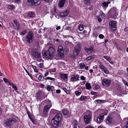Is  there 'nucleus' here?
I'll return each instance as SVG.
<instances>
[{
    "label": "nucleus",
    "mask_w": 128,
    "mask_h": 128,
    "mask_svg": "<svg viewBox=\"0 0 128 128\" xmlns=\"http://www.w3.org/2000/svg\"><path fill=\"white\" fill-rule=\"evenodd\" d=\"M57 111L54 109H52L50 112V113L52 114L56 113L57 112Z\"/></svg>",
    "instance_id": "35"
},
{
    "label": "nucleus",
    "mask_w": 128,
    "mask_h": 128,
    "mask_svg": "<svg viewBox=\"0 0 128 128\" xmlns=\"http://www.w3.org/2000/svg\"><path fill=\"white\" fill-rule=\"evenodd\" d=\"M68 14V12L66 10L65 12H62L61 13L60 15L62 17H65Z\"/></svg>",
    "instance_id": "22"
},
{
    "label": "nucleus",
    "mask_w": 128,
    "mask_h": 128,
    "mask_svg": "<svg viewBox=\"0 0 128 128\" xmlns=\"http://www.w3.org/2000/svg\"><path fill=\"white\" fill-rule=\"evenodd\" d=\"M43 66V63H41L38 65V66L40 68H42Z\"/></svg>",
    "instance_id": "48"
},
{
    "label": "nucleus",
    "mask_w": 128,
    "mask_h": 128,
    "mask_svg": "<svg viewBox=\"0 0 128 128\" xmlns=\"http://www.w3.org/2000/svg\"><path fill=\"white\" fill-rule=\"evenodd\" d=\"M100 86L98 84H96L95 86V88L96 89H98L100 88Z\"/></svg>",
    "instance_id": "46"
},
{
    "label": "nucleus",
    "mask_w": 128,
    "mask_h": 128,
    "mask_svg": "<svg viewBox=\"0 0 128 128\" xmlns=\"http://www.w3.org/2000/svg\"><path fill=\"white\" fill-rule=\"evenodd\" d=\"M84 128H94L92 127V126H86Z\"/></svg>",
    "instance_id": "58"
},
{
    "label": "nucleus",
    "mask_w": 128,
    "mask_h": 128,
    "mask_svg": "<svg viewBox=\"0 0 128 128\" xmlns=\"http://www.w3.org/2000/svg\"><path fill=\"white\" fill-rule=\"evenodd\" d=\"M31 54L33 58H38L41 57L40 52H38L36 50H32L31 52Z\"/></svg>",
    "instance_id": "6"
},
{
    "label": "nucleus",
    "mask_w": 128,
    "mask_h": 128,
    "mask_svg": "<svg viewBox=\"0 0 128 128\" xmlns=\"http://www.w3.org/2000/svg\"><path fill=\"white\" fill-rule=\"evenodd\" d=\"M91 94L92 95H94L95 94H97V92H94L92 91L90 92Z\"/></svg>",
    "instance_id": "50"
},
{
    "label": "nucleus",
    "mask_w": 128,
    "mask_h": 128,
    "mask_svg": "<svg viewBox=\"0 0 128 128\" xmlns=\"http://www.w3.org/2000/svg\"><path fill=\"white\" fill-rule=\"evenodd\" d=\"M62 89L67 94H70V91L69 90H68L66 88H64Z\"/></svg>",
    "instance_id": "31"
},
{
    "label": "nucleus",
    "mask_w": 128,
    "mask_h": 128,
    "mask_svg": "<svg viewBox=\"0 0 128 128\" xmlns=\"http://www.w3.org/2000/svg\"><path fill=\"white\" fill-rule=\"evenodd\" d=\"M73 124L74 128H77V122L76 120H75L73 121Z\"/></svg>",
    "instance_id": "28"
},
{
    "label": "nucleus",
    "mask_w": 128,
    "mask_h": 128,
    "mask_svg": "<svg viewBox=\"0 0 128 128\" xmlns=\"http://www.w3.org/2000/svg\"><path fill=\"white\" fill-rule=\"evenodd\" d=\"M107 114L106 112H104L101 114L99 116L97 119V122L99 123H100L104 119V115Z\"/></svg>",
    "instance_id": "10"
},
{
    "label": "nucleus",
    "mask_w": 128,
    "mask_h": 128,
    "mask_svg": "<svg viewBox=\"0 0 128 128\" xmlns=\"http://www.w3.org/2000/svg\"><path fill=\"white\" fill-rule=\"evenodd\" d=\"M85 4L89 5L90 2V0H84Z\"/></svg>",
    "instance_id": "36"
},
{
    "label": "nucleus",
    "mask_w": 128,
    "mask_h": 128,
    "mask_svg": "<svg viewBox=\"0 0 128 128\" xmlns=\"http://www.w3.org/2000/svg\"><path fill=\"white\" fill-rule=\"evenodd\" d=\"M84 26L82 24H79L78 28L79 30L80 31H82L84 28Z\"/></svg>",
    "instance_id": "24"
},
{
    "label": "nucleus",
    "mask_w": 128,
    "mask_h": 128,
    "mask_svg": "<svg viewBox=\"0 0 128 128\" xmlns=\"http://www.w3.org/2000/svg\"><path fill=\"white\" fill-rule=\"evenodd\" d=\"M14 5H8L7 6V8L9 10H12L14 9Z\"/></svg>",
    "instance_id": "27"
},
{
    "label": "nucleus",
    "mask_w": 128,
    "mask_h": 128,
    "mask_svg": "<svg viewBox=\"0 0 128 128\" xmlns=\"http://www.w3.org/2000/svg\"><path fill=\"white\" fill-rule=\"evenodd\" d=\"M11 86H12V88L14 89L16 87V86H15L14 84L12 83V84H11Z\"/></svg>",
    "instance_id": "56"
},
{
    "label": "nucleus",
    "mask_w": 128,
    "mask_h": 128,
    "mask_svg": "<svg viewBox=\"0 0 128 128\" xmlns=\"http://www.w3.org/2000/svg\"><path fill=\"white\" fill-rule=\"evenodd\" d=\"M62 119V114L61 113H58L52 120V121L53 122L52 124L53 126L56 128L58 126Z\"/></svg>",
    "instance_id": "1"
},
{
    "label": "nucleus",
    "mask_w": 128,
    "mask_h": 128,
    "mask_svg": "<svg viewBox=\"0 0 128 128\" xmlns=\"http://www.w3.org/2000/svg\"><path fill=\"white\" fill-rule=\"evenodd\" d=\"M16 122V120L15 118H7L3 124L4 126L6 128H10L14 124L13 123H15Z\"/></svg>",
    "instance_id": "3"
},
{
    "label": "nucleus",
    "mask_w": 128,
    "mask_h": 128,
    "mask_svg": "<svg viewBox=\"0 0 128 128\" xmlns=\"http://www.w3.org/2000/svg\"><path fill=\"white\" fill-rule=\"evenodd\" d=\"M47 90L48 91H49L50 90V86L48 85L46 87V88Z\"/></svg>",
    "instance_id": "49"
},
{
    "label": "nucleus",
    "mask_w": 128,
    "mask_h": 128,
    "mask_svg": "<svg viewBox=\"0 0 128 128\" xmlns=\"http://www.w3.org/2000/svg\"><path fill=\"white\" fill-rule=\"evenodd\" d=\"M85 86L87 89L90 90L92 88V86L89 83H86L85 84Z\"/></svg>",
    "instance_id": "25"
},
{
    "label": "nucleus",
    "mask_w": 128,
    "mask_h": 128,
    "mask_svg": "<svg viewBox=\"0 0 128 128\" xmlns=\"http://www.w3.org/2000/svg\"><path fill=\"white\" fill-rule=\"evenodd\" d=\"M3 79L4 82H7L8 81V80L5 78H4Z\"/></svg>",
    "instance_id": "52"
},
{
    "label": "nucleus",
    "mask_w": 128,
    "mask_h": 128,
    "mask_svg": "<svg viewBox=\"0 0 128 128\" xmlns=\"http://www.w3.org/2000/svg\"><path fill=\"white\" fill-rule=\"evenodd\" d=\"M98 63L99 64V65H98V66L100 68V67L101 66H104L103 63L102 62L100 61H99L98 62Z\"/></svg>",
    "instance_id": "41"
},
{
    "label": "nucleus",
    "mask_w": 128,
    "mask_h": 128,
    "mask_svg": "<svg viewBox=\"0 0 128 128\" xmlns=\"http://www.w3.org/2000/svg\"><path fill=\"white\" fill-rule=\"evenodd\" d=\"M24 67V69L25 70V71H26V72L29 75V73L28 72V71L27 70H26V69L24 67Z\"/></svg>",
    "instance_id": "62"
},
{
    "label": "nucleus",
    "mask_w": 128,
    "mask_h": 128,
    "mask_svg": "<svg viewBox=\"0 0 128 128\" xmlns=\"http://www.w3.org/2000/svg\"><path fill=\"white\" fill-rule=\"evenodd\" d=\"M7 84L8 86L10 85L11 86L12 84V82H10L8 81L7 82Z\"/></svg>",
    "instance_id": "57"
},
{
    "label": "nucleus",
    "mask_w": 128,
    "mask_h": 128,
    "mask_svg": "<svg viewBox=\"0 0 128 128\" xmlns=\"http://www.w3.org/2000/svg\"><path fill=\"white\" fill-rule=\"evenodd\" d=\"M45 80H51L54 81L55 80V79L54 78H52L50 77H47L45 78Z\"/></svg>",
    "instance_id": "37"
},
{
    "label": "nucleus",
    "mask_w": 128,
    "mask_h": 128,
    "mask_svg": "<svg viewBox=\"0 0 128 128\" xmlns=\"http://www.w3.org/2000/svg\"><path fill=\"white\" fill-rule=\"evenodd\" d=\"M124 120H126L127 121V122L126 125L125 126L124 128H128V118H126Z\"/></svg>",
    "instance_id": "42"
},
{
    "label": "nucleus",
    "mask_w": 128,
    "mask_h": 128,
    "mask_svg": "<svg viewBox=\"0 0 128 128\" xmlns=\"http://www.w3.org/2000/svg\"><path fill=\"white\" fill-rule=\"evenodd\" d=\"M110 62H109L111 64H114V62H113L110 59Z\"/></svg>",
    "instance_id": "63"
},
{
    "label": "nucleus",
    "mask_w": 128,
    "mask_h": 128,
    "mask_svg": "<svg viewBox=\"0 0 128 128\" xmlns=\"http://www.w3.org/2000/svg\"><path fill=\"white\" fill-rule=\"evenodd\" d=\"M34 34L32 31L28 32L26 37V41L27 43H30L32 42Z\"/></svg>",
    "instance_id": "4"
},
{
    "label": "nucleus",
    "mask_w": 128,
    "mask_h": 128,
    "mask_svg": "<svg viewBox=\"0 0 128 128\" xmlns=\"http://www.w3.org/2000/svg\"><path fill=\"white\" fill-rule=\"evenodd\" d=\"M110 27L112 29L114 28V30L116 29V21L114 20H110L109 23Z\"/></svg>",
    "instance_id": "13"
},
{
    "label": "nucleus",
    "mask_w": 128,
    "mask_h": 128,
    "mask_svg": "<svg viewBox=\"0 0 128 128\" xmlns=\"http://www.w3.org/2000/svg\"><path fill=\"white\" fill-rule=\"evenodd\" d=\"M97 18L98 21L100 22L101 21V19L99 18V16H97Z\"/></svg>",
    "instance_id": "54"
},
{
    "label": "nucleus",
    "mask_w": 128,
    "mask_h": 128,
    "mask_svg": "<svg viewBox=\"0 0 128 128\" xmlns=\"http://www.w3.org/2000/svg\"><path fill=\"white\" fill-rule=\"evenodd\" d=\"M61 91L60 90H56V93L60 94V93Z\"/></svg>",
    "instance_id": "55"
},
{
    "label": "nucleus",
    "mask_w": 128,
    "mask_h": 128,
    "mask_svg": "<svg viewBox=\"0 0 128 128\" xmlns=\"http://www.w3.org/2000/svg\"><path fill=\"white\" fill-rule=\"evenodd\" d=\"M94 48L93 46H91L89 48H85V50L88 53L90 54L94 51Z\"/></svg>",
    "instance_id": "15"
},
{
    "label": "nucleus",
    "mask_w": 128,
    "mask_h": 128,
    "mask_svg": "<svg viewBox=\"0 0 128 128\" xmlns=\"http://www.w3.org/2000/svg\"><path fill=\"white\" fill-rule=\"evenodd\" d=\"M32 68H33L34 71L36 72H38V70L36 69V66H32Z\"/></svg>",
    "instance_id": "40"
},
{
    "label": "nucleus",
    "mask_w": 128,
    "mask_h": 128,
    "mask_svg": "<svg viewBox=\"0 0 128 128\" xmlns=\"http://www.w3.org/2000/svg\"><path fill=\"white\" fill-rule=\"evenodd\" d=\"M27 33V32H26V30H24L20 34V35H23L24 36Z\"/></svg>",
    "instance_id": "33"
},
{
    "label": "nucleus",
    "mask_w": 128,
    "mask_h": 128,
    "mask_svg": "<svg viewBox=\"0 0 128 128\" xmlns=\"http://www.w3.org/2000/svg\"><path fill=\"white\" fill-rule=\"evenodd\" d=\"M52 105L50 104H48L45 106L43 109V113L44 116H46L47 115L48 112L50 110V108L51 107Z\"/></svg>",
    "instance_id": "7"
},
{
    "label": "nucleus",
    "mask_w": 128,
    "mask_h": 128,
    "mask_svg": "<svg viewBox=\"0 0 128 128\" xmlns=\"http://www.w3.org/2000/svg\"><path fill=\"white\" fill-rule=\"evenodd\" d=\"M62 112L64 115V116H68L70 115V114L69 112L67 110L63 109L62 110Z\"/></svg>",
    "instance_id": "19"
},
{
    "label": "nucleus",
    "mask_w": 128,
    "mask_h": 128,
    "mask_svg": "<svg viewBox=\"0 0 128 128\" xmlns=\"http://www.w3.org/2000/svg\"><path fill=\"white\" fill-rule=\"evenodd\" d=\"M100 69L106 74H108L109 71L107 68L104 66H102L100 67Z\"/></svg>",
    "instance_id": "16"
},
{
    "label": "nucleus",
    "mask_w": 128,
    "mask_h": 128,
    "mask_svg": "<svg viewBox=\"0 0 128 128\" xmlns=\"http://www.w3.org/2000/svg\"><path fill=\"white\" fill-rule=\"evenodd\" d=\"M58 54L60 57H62L64 55V50L63 48L61 46H59L58 50Z\"/></svg>",
    "instance_id": "12"
},
{
    "label": "nucleus",
    "mask_w": 128,
    "mask_h": 128,
    "mask_svg": "<svg viewBox=\"0 0 128 128\" xmlns=\"http://www.w3.org/2000/svg\"><path fill=\"white\" fill-rule=\"evenodd\" d=\"M98 37L100 39H103L104 38V36L102 34H100L98 36Z\"/></svg>",
    "instance_id": "44"
},
{
    "label": "nucleus",
    "mask_w": 128,
    "mask_h": 128,
    "mask_svg": "<svg viewBox=\"0 0 128 128\" xmlns=\"http://www.w3.org/2000/svg\"><path fill=\"white\" fill-rule=\"evenodd\" d=\"M96 56L95 55H93L87 57L86 58V60L88 61L90 60L96 58Z\"/></svg>",
    "instance_id": "23"
},
{
    "label": "nucleus",
    "mask_w": 128,
    "mask_h": 128,
    "mask_svg": "<svg viewBox=\"0 0 128 128\" xmlns=\"http://www.w3.org/2000/svg\"><path fill=\"white\" fill-rule=\"evenodd\" d=\"M60 26H57L56 28V29L57 30H60Z\"/></svg>",
    "instance_id": "60"
},
{
    "label": "nucleus",
    "mask_w": 128,
    "mask_h": 128,
    "mask_svg": "<svg viewBox=\"0 0 128 128\" xmlns=\"http://www.w3.org/2000/svg\"><path fill=\"white\" fill-rule=\"evenodd\" d=\"M111 82V80L108 79H104L102 80V84L103 86L107 87L110 85Z\"/></svg>",
    "instance_id": "9"
},
{
    "label": "nucleus",
    "mask_w": 128,
    "mask_h": 128,
    "mask_svg": "<svg viewBox=\"0 0 128 128\" xmlns=\"http://www.w3.org/2000/svg\"><path fill=\"white\" fill-rule=\"evenodd\" d=\"M41 2V0H28L27 4L31 6H37L39 5Z\"/></svg>",
    "instance_id": "5"
},
{
    "label": "nucleus",
    "mask_w": 128,
    "mask_h": 128,
    "mask_svg": "<svg viewBox=\"0 0 128 128\" xmlns=\"http://www.w3.org/2000/svg\"><path fill=\"white\" fill-rule=\"evenodd\" d=\"M91 114L85 115L84 117V121L86 124H88L91 120L92 117Z\"/></svg>",
    "instance_id": "8"
},
{
    "label": "nucleus",
    "mask_w": 128,
    "mask_h": 128,
    "mask_svg": "<svg viewBox=\"0 0 128 128\" xmlns=\"http://www.w3.org/2000/svg\"><path fill=\"white\" fill-rule=\"evenodd\" d=\"M55 52V48L52 47H49L48 50L44 51L43 52V57L46 58L52 57L54 54Z\"/></svg>",
    "instance_id": "2"
},
{
    "label": "nucleus",
    "mask_w": 128,
    "mask_h": 128,
    "mask_svg": "<svg viewBox=\"0 0 128 128\" xmlns=\"http://www.w3.org/2000/svg\"><path fill=\"white\" fill-rule=\"evenodd\" d=\"M122 81L123 83L125 84L128 86V83L126 81H125L124 79H122Z\"/></svg>",
    "instance_id": "45"
},
{
    "label": "nucleus",
    "mask_w": 128,
    "mask_h": 128,
    "mask_svg": "<svg viewBox=\"0 0 128 128\" xmlns=\"http://www.w3.org/2000/svg\"><path fill=\"white\" fill-rule=\"evenodd\" d=\"M103 100H95V102L101 104L104 102Z\"/></svg>",
    "instance_id": "32"
},
{
    "label": "nucleus",
    "mask_w": 128,
    "mask_h": 128,
    "mask_svg": "<svg viewBox=\"0 0 128 128\" xmlns=\"http://www.w3.org/2000/svg\"><path fill=\"white\" fill-rule=\"evenodd\" d=\"M51 12L52 14L56 15V10L55 9L52 10H51Z\"/></svg>",
    "instance_id": "39"
},
{
    "label": "nucleus",
    "mask_w": 128,
    "mask_h": 128,
    "mask_svg": "<svg viewBox=\"0 0 128 128\" xmlns=\"http://www.w3.org/2000/svg\"><path fill=\"white\" fill-rule=\"evenodd\" d=\"M87 98L86 96H82L79 98V100L80 101H83L85 100Z\"/></svg>",
    "instance_id": "29"
},
{
    "label": "nucleus",
    "mask_w": 128,
    "mask_h": 128,
    "mask_svg": "<svg viewBox=\"0 0 128 128\" xmlns=\"http://www.w3.org/2000/svg\"><path fill=\"white\" fill-rule=\"evenodd\" d=\"M48 72H47L45 73V74H44V76L45 77H46L48 75Z\"/></svg>",
    "instance_id": "61"
},
{
    "label": "nucleus",
    "mask_w": 128,
    "mask_h": 128,
    "mask_svg": "<svg viewBox=\"0 0 128 128\" xmlns=\"http://www.w3.org/2000/svg\"><path fill=\"white\" fill-rule=\"evenodd\" d=\"M42 76L41 75H40L38 77V80H41L42 79Z\"/></svg>",
    "instance_id": "51"
},
{
    "label": "nucleus",
    "mask_w": 128,
    "mask_h": 128,
    "mask_svg": "<svg viewBox=\"0 0 128 128\" xmlns=\"http://www.w3.org/2000/svg\"><path fill=\"white\" fill-rule=\"evenodd\" d=\"M112 119L110 117L108 116L107 118L105 120L106 122V124H110L112 123Z\"/></svg>",
    "instance_id": "18"
},
{
    "label": "nucleus",
    "mask_w": 128,
    "mask_h": 128,
    "mask_svg": "<svg viewBox=\"0 0 128 128\" xmlns=\"http://www.w3.org/2000/svg\"><path fill=\"white\" fill-rule=\"evenodd\" d=\"M81 50V48L78 46H76L74 49L73 54L74 56H77L79 54V52Z\"/></svg>",
    "instance_id": "11"
},
{
    "label": "nucleus",
    "mask_w": 128,
    "mask_h": 128,
    "mask_svg": "<svg viewBox=\"0 0 128 128\" xmlns=\"http://www.w3.org/2000/svg\"><path fill=\"white\" fill-rule=\"evenodd\" d=\"M79 76L78 75H74L72 76L71 78L72 81H76L79 80Z\"/></svg>",
    "instance_id": "14"
},
{
    "label": "nucleus",
    "mask_w": 128,
    "mask_h": 128,
    "mask_svg": "<svg viewBox=\"0 0 128 128\" xmlns=\"http://www.w3.org/2000/svg\"><path fill=\"white\" fill-rule=\"evenodd\" d=\"M54 89V87L53 86H50V90H53Z\"/></svg>",
    "instance_id": "59"
},
{
    "label": "nucleus",
    "mask_w": 128,
    "mask_h": 128,
    "mask_svg": "<svg viewBox=\"0 0 128 128\" xmlns=\"http://www.w3.org/2000/svg\"><path fill=\"white\" fill-rule=\"evenodd\" d=\"M68 74H62L60 76L61 78L65 80H67L68 79Z\"/></svg>",
    "instance_id": "20"
},
{
    "label": "nucleus",
    "mask_w": 128,
    "mask_h": 128,
    "mask_svg": "<svg viewBox=\"0 0 128 128\" xmlns=\"http://www.w3.org/2000/svg\"><path fill=\"white\" fill-rule=\"evenodd\" d=\"M110 1H108L106 2H103L102 4V6L105 8H106L108 6V4H110Z\"/></svg>",
    "instance_id": "21"
},
{
    "label": "nucleus",
    "mask_w": 128,
    "mask_h": 128,
    "mask_svg": "<svg viewBox=\"0 0 128 128\" xmlns=\"http://www.w3.org/2000/svg\"><path fill=\"white\" fill-rule=\"evenodd\" d=\"M75 93L77 96H79L82 94V92H81L78 91H75Z\"/></svg>",
    "instance_id": "34"
},
{
    "label": "nucleus",
    "mask_w": 128,
    "mask_h": 128,
    "mask_svg": "<svg viewBox=\"0 0 128 128\" xmlns=\"http://www.w3.org/2000/svg\"><path fill=\"white\" fill-rule=\"evenodd\" d=\"M82 80H84L86 79V78L84 76H82L80 78Z\"/></svg>",
    "instance_id": "53"
},
{
    "label": "nucleus",
    "mask_w": 128,
    "mask_h": 128,
    "mask_svg": "<svg viewBox=\"0 0 128 128\" xmlns=\"http://www.w3.org/2000/svg\"><path fill=\"white\" fill-rule=\"evenodd\" d=\"M112 10H114V12L115 13L116 12V8L115 7H113V8Z\"/></svg>",
    "instance_id": "64"
},
{
    "label": "nucleus",
    "mask_w": 128,
    "mask_h": 128,
    "mask_svg": "<svg viewBox=\"0 0 128 128\" xmlns=\"http://www.w3.org/2000/svg\"><path fill=\"white\" fill-rule=\"evenodd\" d=\"M20 24H19L16 26V27L18 30H19L20 29Z\"/></svg>",
    "instance_id": "47"
},
{
    "label": "nucleus",
    "mask_w": 128,
    "mask_h": 128,
    "mask_svg": "<svg viewBox=\"0 0 128 128\" xmlns=\"http://www.w3.org/2000/svg\"><path fill=\"white\" fill-rule=\"evenodd\" d=\"M71 27L69 26H67L66 27L65 29L69 30H71Z\"/></svg>",
    "instance_id": "43"
},
{
    "label": "nucleus",
    "mask_w": 128,
    "mask_h": 128,
    "mask_svg": "<svg viewBox=\"0 0 128 128\" xmlns=\"http://www.w3.org/2000/svg\"><path fill=\"white\" fill-rule=\"evenodd\" d=\"M28 16L31 18H34L35 16V15L33 12H31L28 13Z\"/></svg>",
    "instance_id": "26"
},
{
    "label": "nucleus",
    "mask_w": 128,
    "mask_h": 128,
    "mask_svg": "<svg viewBox=\"0 0 128 128\" xmlns=\"http://www.w3.org/2000/svg\"><path fill=\"white\" fill-rule=\"evenodd\" d=\"M66 2V0H61L58 4V6L60 8L63 7Z\"/></svg>",
    "instance_id": "17"
},
{
    "label": "nucleus",
    "mask_w": 128,
    "mask_h": 128,
    "mask_svg": "<svg viewBox=\"0 0 128 128\" xmlns=\"http://www.w3.org/2000/svg\"><path fill=\"white\" fill-rule=\"evenodd\" d=\"M79 66L80 67V68L81 69H83L84 68L85 66V65L83 63H80L79 64Z\"/></svg>",
    "instance_id": "30"
},
{
    "label": "nucleus",
    "mask_w": 128,
    "mask_h": 128,
    "mask_svg": "<svg viewBox=\"0 0 128 128\" xmlns=\"http://www.w3.org/2000/svg\"><path fill=\"white\" fill-rule=\"evenodd\" d=\"M105 59L107 60L108 62H110V58L106 56H104L103 57Z\"/></svg>",
    "instance_id": "38"
}]
</instances>
